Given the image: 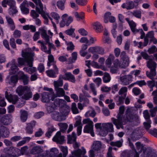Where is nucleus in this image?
<instances>
[{
    "label": "nucleus",
    "mask_w": 157,
    "mask_h": 157,
    "mask_svg": "<svg viewBox=\"0 0 157 157\" xmlns=\"http://www.w3.org/2000/svg\"><path fill=\"white\" fill-rule=\"evenodd\" d=\"M51 16L55 19L56 22H58V20L60 18V17L57 13L55 12H52L50 13Z\"/></svg>",
    "instance_id": "obj_53"
},
{
    "label": "nucleus",
    "mask_w": 157,
    "mask_h": 157,
    "mask_svg": "<svg viewBox=\"0 0 157 157\" xmlns=\"http://www.w3.org/2000/svg\"><path fill=\"white\" fill-rule=\"evenodd\" d=\"M75 17L77 18L78 20L80 19L83 20L85 18V13L82 12L80 13L79 14L78 12H75Z\"/></svg>",
    "instance_id": "obj_43"
},
{
    "label": "nucleus",
    "mask_w": 157,
    "mask_h": 157,
    "mask_svg": "<svg viewBox=\"0 0 157 157\" xmlns=\"http://www.w3.org/2000/svg\"><path fill=\"white\" fill-rule=\"evenodd\" d=\"M56 130V129L52 125L51 127H49L48 131L45 133V136L47 137L50 138L52 135V133Z\"/></svg>",
    "instance_id": "obj_36"
},
{
    "label": "nucleus",
    "mask_w": 157,
    "mask_h": 157,
    "mask_svg": "<svg viewBox=\"0 0 157 157\" xmlns=\"http://www.w3.org/2000/svg\"><path fill=\"white\" fill-rule=\"evenodd\" d=\"M67 45H69L67 47V51H73L75 49V46L72 41H71L67 44Z\"/></svg>",
    "instance_id": "obj_52"
},
{
    "label": "nucleus",
    "mask_w": 157,
    "mask_h": 157,
    "mask_svg": "<svg viewBox=\"0 0 157 157\" xmlns=\"http://www.w3.org/2000/svg\"><path fill=\"white\" fill-rule=\"evenodd\" d=\"M156 47L155 45H153L147 50L149 54H153L156 52Z\"/></svg>",
    "instance_id": "obj_59"
},
{
    "label": "nucleus",
    "mask_w": 157,
    "mask_h": 157,
    "mask_svg": "<svg viewBox=\"0 0 157 157\" xmlns=\"http://www.w3.org/2000/svg\"><path fill=\"white\" fill-rule=\"evenodd\" d=\"M16 91L19 96H22V98L26 100L29 98V88L26 86H20Z\"/></svg>",
    "instance_id": "obj_3"
},
{
    "label": "nucleus",
    "mask_w": 157,
    "mask_h": 157,
    "mask_svg": "<svg viewBox=\"0 0 157 157\" xmlns=\"http://www.w3.org/2000/svg\"><path fill=\"white\" fill-rule=\"evenodd\" d=\"M18 149L13 147H7L3 150L4 154L2 155L0 157H15L12 154H15Z\"/></svg>",
    "instance_id": "obj_4"
},
{
    "label": "nucleus",
    "mask_w": 157,
    "mask_h": 157,
    "mask_svg": "<svg viewBox=\"0 0 157 157\" xmlns=\"http://www.w3.org/2000/svg\"><path fill=\"white\" fill-rule=\"evenodd\" d=\"M93 129V124H88L86 125L83 129V132L84 133H89L90 131Z\"/></svg>",
    "instance_id": "obj_35"
},
{
    "label": "nucleus",
    "mask_w": 157,
    "mask_h": 157,
    "mask_svg": "<svg viewBox=\"0 0 157 157\" xmlns=\"http://www.w3.org/2000/svg\"><path fill=\"white\" fill-rule=\"evenodd\" d=\"M66 0H60L57 2V6L58 8L61 10H63L65 8V4Z\"/></svg>",
    "instance_id": "obj_32"
},
{
    "label": "nucleus",
    "mask_w": 157,
    "mask_h": 157,
    "mask_svg": "<svg viewBox=\"0 0 157 157\" xmlns=\"http://www.w3.org/2000/svg\"><path fill=\"white\" fill-rule=\"evenodd\" d=\"M60 111L61 112V113L63 114V115H68L70 111L69 107L66 105V104H65L63 107L60 108Z\"/></svg>",
    "instance_id": "obj_23"
},
{
    "label": "nucleus",
    "mask_w": 157,
    "mask_h": 157,
    "mask_svg": "<svg viewBox=\"0 0 157 157\" xmlns=\"http://www.w3.org/2000/svg\"><path fill=\"white\" fill-rule=\"evenodd\" d=\"M29 149L27 146H25L21 148V153L22 155H28L29 154Z\"/></svg>",
    "instance_id": "obj_42"
},
{
    "label": "nucleus",
    "mask_w": 157,
    "mask_h": 157,
    "mask_svg": "<svg viewBox=\"0 0 157 157\" xmlns=\"http://www.w3.org/2000/svg\"><path fill=\"white\" fill-rule=\"evenodd\" d=\"M45 156L46 157H56V155L55 154L51 153L48 150H46Z\"/></svg>",
    "instance_id": "obj_64"
},
{
    "label": "nucleus",
    "mask_w": 157,
    "mask_h": 157,
    "mask_svg": "<svg viewBox=\"0 0 157 157\" xmlns=\"http://www.w3.org/2000/svg\"><path fill=\"white\" fill-rule=\"evenodd\" d=\"M64 75H59L60 78H63L65 80L69 81L75 83L76 81L75 76L70 72H66Z\"/></svg>",
    "instance_id": "obj_9"
},
{
    "label": "nucleus",
    "mask_w": 157,
    "mask_h": 157,
    "mask_svg": "<svg viewBox=\"0 0 157 157\" xmlns=\"http://www.w3.org/2000/svg\"><path fill=\"white\" fill-rule=\"evenodd\" d=\"M132 92L136 96H137L140 94V89L137 87H134L132 90Z\"/></svg>",
    "instance_id": "obj_62"
},
{
    "label": "nucleus",
    "mask_w": 157,
    "mask_h": 157,
    "mask_svg": "<svg viewBox=\"0 0 157 157\" xmlns=\"http://www.w3.org/2000/svg\"><path fill=\"white\" fill-rule=\"evenodd\" d=\"M101 143L100 141H96L93 144V149L95 151L100 150L101 147Z\"/></svg>",
    "instance_id": "obj_27"
},
{
    "label": "nucleus",
    "mask_w": 157,
    "mask_h": 157,
    "mask_svg": "<svg viewBox=\"0 0 157 157\" xmlns=\"http://www.w3.org/2000/svg\"><path fill=\"white\" fill-rule=\"evenodd\" d=\"M52 103L53 105H54L57 109L58 107H59L60 108L61 107H63L65 104H66V102L64 100L61 99L59 98H56Z\"/></svg>",
    "instance_id": "obj_16"
},
{
    "label": "nucleus",
    "mask_w": 157,
    "mask_h": 157,
    "mask_svg": "<svg viewBox=\"0 0 157 157\" xmlns=\"http://www.w3.org/2000/svg\"><path fill=\"white\" fill-rule=\"evenodd\" d=\"M5 97L10 102H12L13 104H15L18 100V97L16 95H12L9 94L6 91L5 93Z\"/></svg>",
    "instance_id": "obj_11"
},
{
    "label": "nucleus",
    "mask_w": 157,
    "mask_h": 157,
    "mask_svg": "<svg viewBox=\"0 0 157 157\" xmlns=\"http://www.w3.org/2000/svg\"><path fill=\"white\" fill-rule=\"evenodd\" d=\"M44 113L43 111H40L35 113L34 116L36 118L39 119L44 115Z\"/></svg>",
    "instance_id": "obj_55"
},
{
    "label": "nucleus",
    "mask_w": 157,
    "mask_h": 157,
    "mask_svg": "<svg viewBox=\"0 0 157 157\" xmlns=\"http://www.w3.org/2000/svg\"><path fill=\"white\" fill-rule=\"evenodd\" d=\"M21 119L23 122H25L27 118V113L26 111H23L22 112L21 115Z\"/></svg>",
    "instance_id": "obj_46"
},
{
    "label": "nucleus",
    "mask_w": 157,
    "mask_h": 157,
    "mask_svg": "<svg viewBox=\"0 0 157 157\" xmlns=\"http://www.w3.org/2000/svg\"><path fill=\"white\" fill-rule=\"evenodd\" d=\"M102 79L103 82L105 83L109 82L111 80V77L109 74L107 72H105Z\"/></svg>",
    "instance_id": "obj_37"
},
{
    "label": "nucleus",
    "mask_w": 157,
    "mask_h": 157,
    "mask_svg": "<svg viewBox=\"0 0 157 157\" xmlns=\"http://www.w3.org/2000/svg\"><path fill=\"white\" fill-rule=\"evenodd\" d=\"M125 20L127 22L130 28L132 31L133 33H135L140 32L139 29H136V24L135 22L133 20L130 21L129 18H126L125 19Z\"/></svg>",
    "instance_id": "obj_13"
},
{
    "label": "nucleus",
    "mask_w": 157,
    "mask_h": 157,
    "mask_svg": "<svg viewBox=\"0 0 157 157\" xmlns=\"http://www.w3.org/2000/svg\"><path fill=\"white\" fill-rule=\"evenodd\" d=\"M133 119V114L131 112H127L123 116V121L124 125L127 122H130L131 120Z\"/></svg>",
    "instance_id": "obj_18"
},
{
    "label": "nucleus",
    "mask_w": 157,
    "mask_h": 157,
    "mask_svg": "<svg viewBox=\"0 0 157 157\" xmlns=\"http://www.w3.org/2000/svg\"><path fill=\"white\" fill-rule=\"evenodd\" d=\"M18 78L17 76L15 75L11 76L9 80L8 83L11 85H14L18 81Z\"/></svg>",
    "instance_id": "obj_34"
},
{
    "label": "nucleus",
    "mask_w": 157,
    "mask_h": 157,
    "mask_svg": "<svg viewBox=\"0 0 157 157\" xmlns=\"http://www.w3.org/2000/svg\"><path fill=\"white\" fill-rule=\"evenodd\" d=\"M5 17L8 26L11 30L13 31L15 29V25L13 19L7 15Z\"/></svg>",
    "instance_id": "obj_14"
},
{
    "label": "nucleus",
    "mask_w": 157,
    "mask_h": 157,
    "mask_svg": "<svg viewBox=\"0 0 157 157\" xmlns=\"http://www.w3.org/2000/svg\"><path fill=\"white\" fill-rule=\"evenodd\" d=\"M21 55L22 57L17 59L18 66L20 67L23 65L29 66V49L26 48L22 50Z\"/></svg>",
    "instance_id": "obj_1"
},
{
    "label": "nucleus",
    "mask_w": 157,
    "mask_h": 157,
    "mask_svg": "<svg viewBox=\"0 0 157 157\" xmlns=\"http://www.w3.org/2000/svg\"><path fill=\"white\" fill-rule=\"evenodd\" d=\"M61 151L63 153V157H66L68 154V147L67 146H61L60 147Z\"/></svg>",
    "instance_id": "obj_39"
},
{
    "label": "nucleus",
    "mask_w": 157,
    "mask_h": 157,
    "mask_svg": "<svg viewBox=\"0 0 157 157\" xmlns=\"http://www.w3.org/2000/svg\"><path fill=\"white\" fill-rule=\"evenodd\" d=\"M55 63L54 61V58L53 56L50 54L48 56V62L47 63V66L48 67H50L52 65V64Z\"/></svg>",
    "instance_id": "obj_40"
},
{
    "label": "nucleus",
    "mask_w": 157,
    "mask_h": 157,
    "mask_svg": "<svg viewBox=\"0 0 157 157\" xmlns=\"http://www.w3.org/2000/svg\"><path fill=\"white\" fill-rule=\"evenodd\" d=\"M55 89L56 91V95L58 97H63L65 95V92L62 88L56 87L55 88Z\"/></svg>",
    "instance_id": "obj_25"
},
{
    "label": "nucleus",
    "mask_w": 157,
    "mask_h": 157,
    "mask_svg": "<svg viewBox=\"0 0 157 157\" xmlns=\"http://www.w3.org/2000/svg\"><path fill=\"white\" fill-rule=\"evenodd\" d=\"M75 30V29L71 28L70 29L66 30L64 31V33L74 38L75 37V34L74 33Z\"/></svg>",
    "instance_id": "obj_28"
},
{
    "label": "nucleus",
    "mask_w": 157,
    "mask_h": 157,
    "mask_svg": "<svg viewBox=\"0 0 157 157\" xmlns=\"http://www.w3.org/2000/svg\"><path fill=\"white\" fill-rule=\"evenodd\" d=\"M21 9L24 13L27 14L29 13V9L28 8L29 7V3L26 0H24L21 5Z\"/></svg>",
    "instance_id": "obj_20"
},
{
    "label": "nucleus",
    "mask_w": 157,
    "mask_h": 157,
    "mask_svg": "<svg viewBox=\"0 0 157 157\" xmlns=\"http://www.w3.org/2000/svg\"><path fill=\"white\" fill-rule=\"evenodd\" d=\"M9 66H11L10 73L15 74L17 71L18 68L15 63L14 60H13L12 61L11 63H9L6 65L7 67H8Z\"/></svg>",
    "instance_id": "obj_19"
},
{
    "label": "nucleus",
    "mask_w": 157,
    "mask_h": 157,
    "mask_svg": "<svg viewBox=\"0 0 157 157\" xmlns=\"http://www.w3.org/2000/svg\"><path fill=\"white\" fill-rule=\"evenodd\" d=\"M76 138L75 133L74 132H72L71 135H69L67 136V143L68 144H72L73 142L76 141Z\"/></svg>",
    "instance_id": "obj_21"
},
{
    "label": "nucleus",
    "mask_w": 157,
    "mask_h": 157,
    "mask_svg": "<svg viewBox=\"0 0 157 157\" xmlns=\"http://www.w3.org/2000/svg\"><path fill=\"white\" fill-rule=\"evenodd\" d=\"M127 88L126 87H122L120 90L118 94L120 95L124 94L123 95L119 96L118 95L115 96L114 99L116 105L119 106L124 104V100L126 97L127 94L125 93L127 91Z\"/></svg>",
    "instance_id": "obj_2"
},
{
    "label": "nucleus",
    "mask_w": 157,
    "mask_h": 157,
    "mask_svg": "<svg viewBox=\"0 0 157 157\" xmlns=\"http://www.w3.org/2000/svg\"><path fill=\"white\" fill-rule=\"evenodd\" d=\"M79 41L81 43H86L88 45H90L89 40L86 37H82Z\"/></svg>",
    "instance_id": "obj_61"
},
{
    "label": "nucleus",
    "mask_w": 157,
    "mask_h": 157,
    "mask_svg": "<svg viewBox=\"0 0 157 157\" xmlns=\"http://www.w3.org/2000/svg\"><path fill=\"white\" fill-rule=\"evenodd\" d=\"M56 109H57L55 106L53 105L52 103L50 104L47 107V110L48 113H51Z\"/></svg>",
    "instance_id": "obj_45"
},
{
    "label": "nucleus",
    "mask_w": 157,
    "mask_h": 157,
    "mask_svg": "<svg viewBox=\"0 0 157 157\" xmlns=\"http://www.w3.org/2000/svg\"><path fill=\"white\" fill-rule=\"evenodd\" d=\"M1 121L5 125H7L10 124L12 120L9 117L4 116L2 118Z\"/></svg>",
    "instance_id": "obj_31"
},
{
    "label": "nucleus",
    "mask_w": 157,
    "mask_h": 157,
    "mask_svg": "<svg viewBox=\"0 0 157 157\" xmlns=\"http://www.w3.org/2000/svg\"><path fill=\"white\" fill-rule=\"evenodd\" d=\"M135 7V4L132 1L127 0L125 3H123L121 7L123 9H126L128 10L134 9Z\"/></svg>",
    "instance_id": "obj_15"
},
{
    "label": "nucleus",
    "mask_w": 157,
    "mask_h": 157,
    "mask_svg": "<svg viewBox=\"0 0 157 157\" xmlns=\"http://www.w3.org/2000/svg\"><path fill=\"white\" fill-rule=\"evenodd\" d=\"M75 120L76 121L74 124L75 127L78 126H82V125L81 122L82 117H81L79 116H77L76 117H75Z\"/></svg>",
    "instance_id": "obj_38"
},
{
    "label": "nucleus",
    "mask_w": 157,
    "mask_h": 157,
    "mask_svg": "<svg viewBox=\"0 0 157 157\" xmlns=\"http://www.w3.org/2000/svg\"><path fill=\"white\" fill-rule=\"evenodd\" d=\"M63 78H60L59 77L57 82H54V86L55 88L56 87H59V86L61 87L63 86Z\"/></svg>",
    "instance_id": "obj_44"
},
{
    "label": "nucleus",
    "mask_w": 157,
    "mask_h": 157,
    "mask_svg": "<svg viewBox=\"0 0 157 157\" xmlns=\"http://www.w3.org/2000/svg\"><path fill=\"white\" fill-rule=\"evenodd\" d=\"M87 2V0H76V2L77 4L82 6L86 5Z\"/></svg>",
    "instance_id": "obj_56"
},
{
    "label": "nucleus",
    "mask_w": 157,
    "mask_h": 157,
    "mask_svg": "<svg viewBox=\"0 0 157 157\" xmlns=\"http://www.w3.org/2000/svg\"><path fill=\"white\" fill-rule=\"evenodd\" d=\"M157 64L155 62L152 60L148 61L147 63V67L151 69V68H156Z\"/></svg>",
    "instance_id": "obj_41"
},
{
    "label": "nucleus",
    "mask_w": 157,
    "mask_h": 157,
    "mask_svg": "<svg viewBox=\"0 0 157 157\" xmlns=\"http://www.w3.org/2000/svg\"><path fill=\"white\" fill-rule=\"evenodd\" d=\"M46 73L47 75L50 78H55L57 76L56 75V72L52 69H50L47 70Z\"/></svg>",
    "instance_id": "obj_30"
},
{
    "label": "nucleus",
    "mask_w": 157,
    "mask_h": 157,
    "mask_svg": "<svg viewBox=\"0 0 157 157\" xmlns=\"http://www.w3.org/2000/svg\"><path fill=\"white\" fill-rule=\"evenodd\" d=\"M114 67L116 68H118L119 67L121 68L120 66L121 65V62H120L118 59H116L113 62Z\"/></svg>",
    "instance_id": "obj_50"
},
{
    "label": "nucleus",
    "mask_w": 157,
    "mask_h": 157,
    "mask_svg": "<svg viewBox=\"0 0 157 157\" xmlns=\"http://www.w3.org/2000/svg\"><path fill=\"white\" fill-rule=\"evenodd\" d=\"M148 133L152 136L157 137V129L154 128L153 129H150L148 131Z\"/></svg>",
    "instance_id": "obj_54"
},
{
    "label": "nucleus",
    "mask_w": 157,
    "mask_h": 157,
    "mask_svg": "<svg viewBox=\"0 0 157 157\" xmlns=\"http://www.w3.org/2000/svg\"><path fill=\"white\" fill-rule=\"evenodd\" d=\"M15 5V3H14L13 6H10L9 8L8 13L10 15H13L17 13V11Z\"/></svg>",
    "instance_id": "obj_29"
},
{
    "label": "nucleus",
    "mask_w": 157,
    "mask_h": 157,
    "mask_svg": "<svg viewBox=\"0 0 157 157\" xmlns=\"http://www.w3.org/2000/svg\"><path fill=\"white\" fill-rule=\"evenodd\" d=\"M15 3V2L14 0H5L2 2L1 5L3 7L6 8L7 7V5L10 7Z\"/></svg>",
    "instance_id": "obj_22"
},
{
    "label": "nucleus",
    "mask_w": 157,
    "mask_h": 157,
    "mask_svg": "<svg viewBox=\"0 0 157 157\" xmlns=\"http://www.w3.org/2000/svg\"><path fill=\"white\" fill-rule=\"evenodd\" d=\"M143 116L144 118L147 121H151L150 118V116L147 110H144L143 113Z\"/></svg>",
    "instance_id": "obj_49"
},
{
    "label": "nucleus",
    "mask_w": 157,
    "mask_h": 157,
    "mask_svg": "<svg viewBox=\"0 0 157 157\" xmlns=\"http://www.w3.org/2000/svg\"><path fill=\"white\" fill-rule=\"evenodd\" d=\"M51 117L53 120L56 121L60 122L64 120L63 114L57 111L53 112L51 115Z\"/></svg>",
    "instance_id": "obj_10"
},
{
    "label": "nucleus",
    "mask_w": 157,
    "mask_h": 157,
    "mask_svg": "<svg viewBox=\"0 0 157 157\" xmlns=\"http://www.w3.org/2000/svg\"><path fill=\"white\" fill-rule=\"evenodd\" d=\"M86 153V150L83 147H81V149L78 148L71 152L72 155H74L75 157H81L82 155H84Z\"/></svg>",
    "instance_id": "obj_12"
},
{
    "label": "nucleus",
    "mask_w": 157,
    "mask_h": 157,
    "mask_svg": "<svg viewBox=\"0 0 157 157\" xmlns=\"http://www.w3.org/2000/svg\"><path fill=\"white\" fill-rule=\"evenodd\" d=\"M64 139L65 137L63 136H62L53 141L59 144H62L64 141Z\"/></svg>",
    "instance_id": "obj_48"
},
{
    "label": "nucleus",
    "mask_w": 157,
    "mask_h": 157,
    "mask_svg": "<svg viewBox=\"0 0 157 157\" xmlns=\"http://www.w3.org/2000/svg\"><path fill=\"white\" fill-rule=\"evenodd\" d=\"M120 57L121 63V65L120 66L121 68H125L129 65V58L126 55V52L124 51H123L121 53Z\"/></svg>",
    "instance_id": "obj_6"
},
{
    "label": "nucleus",
    "mask_w": 157,
    "mask_h": 157,
    "mask_svg": "<svg viewBox=\"0 0 157 157\" xmlns=\"http://www.w3.org/2000/svg\"><path fill=\"white\" fill-rule=\"evenodd\" d=\"M58 125L60 127L61 131L63 132H65L68 127V124L65 123H59Z\"/></svg>",
    "instance_id": "obj_33"
},
{
    "label": "nucleus",
    "mask_w": 157,
    "mask_h": 157,
    "mask_svg": "<svg viewBox=\"0 0 157 157\" xmlns=\"http://www.w3.org/2000/svg\"><path fill=\"white\" fill-rule=\"evenodd\" d=\"M40 8L36 7V12L41 15L43 18L44 19V24L48 25V24L49 20L48 17H47L46 13L44 11L43 6V4L39 5Z\"/></svg>",
    "instance_id": "obj_7"
},
{
    "label": "nucleus",
    "mask_w": 157,
    "mask_h": 157,
    "mask_svg": "<svg viewBox=\"0 0 157 157\" xmlns=\"http://www.w3.org/2000/svg\"><path fill=\"white\" fill-rule=\"evenodd\" d=\"M30 14L34 19L36 18L39 16V14L34 10H31Z\"/></svg>",
    "instance_id": "obj_63"
},
{
    "label": "nucleus",
    "mask_w": 157,
    "mask_h": 157,
    "mask_svg": "<svg viewBox=\"0 0 157 157\" xmlns=\"http://www.w3.org/2000/svg\"><path fill=\"white\" fill-rule=\"evenodd\" d=\"M37 69L40 73H42L44 71L45 67L42 63H40L37 67Z\"/></svg>",
    "instance_id": "obj_58"
},
{
    "label": "nucleus",
    "mask_w": 157,
    "mask_h": 157,
    "mask_svg": "<svg viewBox=\"0 0 157 157\" xmlns=\"http://www.w3.org/2000/svg\"><path fill=\"white\" fill-rule=\"evenodd\" d=\"M147 83L149 87H154L155 86V83L157 85V82H155L153 80L148 81Z\"/></svg>",
    "instance_id": "obj_57"
},
{
    "label": "nucleus",
    "mask_w": 157,
    "mask_h": 157,
    "mask_svg": "<svg viewBox=\"0 0 157 157\" xmlns=\"http://www.w3.org/2000/svg\"><path fill=\"white\" fill-rule=\"evenodd\" d=\"M103 124L104 125V128H105L108 132H112L114 131L113 126L112 123H103Z\"/></svg>",
    "instance_id": "obj_24"
},
{
    "label": "nucleus",
    "mask_w": 157,
    "mask_h": 157,
    "mask_svg": "<svg viewBox=\"0 0 157 157\" xmlns=\"http://www.w3.org/2000/svg\"><path fill=\"white\" fill-rule=\"evenodd\" d=\"M151 121H147L146 122H144L143 124L144 128L146 129L147 130H149V129L151 127Z\"/></svg>",
    "instance_id": "obj_51"
},
{
    "label": "nucleus",
    "mask_w": 157,
    "mask_h": 157,
    "mask_svg": "<svg viewBox=\"0 0 157 157\" xmlns=\"http://www.w3.org/2000/svg\"><path fill=\"white\" fill-rule=\"evenodd\" d=\"M132 14L134 17L138 18H141V12L138 10H136L133 11L132 13Z\"/></svg>",
    "instance_id": "obj_47"
},
{
    "label": "nucleus",
    "mask_w": 157,
    "mask_h": 157,
    "mask_svg": "<svg viewBox=\"0 0 157 157\" xmlns=\"http://www.w3.org/2000/svg\"><path fill=\"white\" fill-rule=\"evenodd\" d=\"M104 49L98 46L96 47V53L102 55L104 53Z\"/></svg>",
    "instance_id": "obj_60"
},
{
    "label": "nucleus",
    "mask_w": 157,
    "mask_h": 157,
    "mask_svg": "<svg viewBox=\"0 0 157 157\" xmlns=\"http://www.w3.org/2000/svg\"><path fill=\"white\" fill-rule=\"evenodd\" d=\"M122 114H117V119H116L114 117L112 118L113 124L116 126V128L117 129H119L121 128H123V125H124V123L123 121V116H121Z\"/></svg>",
    "instance_id": "obj_5"
},
{
    "label": "nucleus",
    "mask_w": 157,
    "mask_h": 157,
    "mask_svg": "<svg viewBox=\"0 0 157 157\" xmlns=\"http://www.w3.org/2000/svg\"><path fill=\"white\" fill-rule=\"evenodd\" d=\"M41 101L43 103H48L50 101L51 94L48 92H43L41 94Z\"/></svg>",
    "instance_id": "obj_17"
},
{
    "label": "nucleus",
    "mask_w": 157,
    "mask_h": 157,
    "mask_svg": "<svg viewBox=\"0 0 157 157\" xmlns=\"http://www.w3.org/2000/svg\"><path fill=\"white\" fill-rule=\"evenodd\" d=\"M40 31L41 32V36L46 42L45 44H48V48L52 49L53 48L54 44L50 43L49 37L47 34L46 30L44 29H42Z\"/></svg>",
    "instance_id": "obj_8"
},
{
    "label": "nucleus",
    "mask_w": 157,
    "mask_h": 157,
    "mask_svg": "<svg viewBox=\"0 0 157 157\" xmlns=\"http://www.w3.org/2000/svg\"><path fill=\"white\" fill-rule=\"evenodd\" d=\"M94 29L96 32H101L103 30V27L102 25L99 22H96L94 23Z\"/></svg>",
    "instance_id": "obj_26"
}]
</instances>
